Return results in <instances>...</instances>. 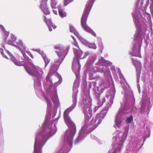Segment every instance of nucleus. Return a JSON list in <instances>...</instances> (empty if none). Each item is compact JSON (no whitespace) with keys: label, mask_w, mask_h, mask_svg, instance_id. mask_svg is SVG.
I'll use <instances>...</instances> for the list:
<instances>
[{"label":"nucleus","mask_w":153,"mask_h":153,"mask_svg":"<svg viewBox=\"0 0 153 153\" xmlns=\"http://www.w3.org/2000/svg\"><path fill=\"white\" fill-rule=\"evenodd\" d=\"M92 100L89 94H84L81 102V105L85 115L84 125L79 132L78 136L76 139L75 143L78 144L87 135L95 129L101 123L109 109L108 106L105 107L98 114L95 118L92 119L88 125V122L92 115L91 108Z\"/></svg>","instance_id":"f257e3e1"},{"label":"nucleus","mask_w":153,"mask_h":153,"mask_svg":"<svg viewBox=\"0 0 153 153\" xmlns=\"http://www.w3.org/2000/svg\"><path fill=\"white\" fill-rule=\"evenodd\" d=\"M123 88L124 91H122V93H125L124 97L122 102H121V106L116 115L115 121L116 126L119 128L126 117V114L136 110L134 105L135 99L133 91L131 90L128 89L126 86H123Z\"/></svg>","instance_id":"f03ea898"},{"label":"nucleus","mask_w":153,"mask_h":153,"mask_svg":"<svg viewBox=\"0 0 153 153\" xmlns=\"http://www.w3.org/2000/svg\"><path fill=\"white\" fill-rule=\"evenodd\" d=\"M138 11L135 9L132 13L134 22L137 30L134 37V44L132 50L129 53L132 56L139 57L140 56V49L145 32L146 30L147 25L144 24L141 26L139 21Z\"/></svg>","instance_id":"7ed1b4c3"},{"label":"nucleus","mask_w":153,"mask_h":153,"mask_svg":"<svg viewBox=\"0 0 153 153\" xmlns=\"http://www.w3.org/2000/svg\"><path fill=\"white\" fill-rule=\"evenodd\" d=\"M28 66H24L26 71L33 77L34 81V85L35 92L38 97L42 94L41 88V81L42 80L43 72L42 69L38 66L34 65L28 57H26Z\"/></svg>","instance_id":"20e7f679"},{"label":"nucleus","mask_w":153,"mask_h":153,"mask_svg":"<svg viewBox=\"0 0 153 153\" xmlns=\"http://www.w3.org/2000/svg\"><path fill=\"white\" fill-rule=\"evenodd\" d=\"M0 28L4 31L5 42H6L7 41V43L14 46L18 49L22 53L23 57L25 58L26 55L25 51L26 48L22 42L21 40H19L15 42V41L16 40V37L13 34L10 35L8 38L9 33L4 30V28L2 25H0Z\"/></svg>","instance_id":"39448f33"},{"label":"nucleus","mask_w":153,"mask_h":153,"mask_svg":"<svg viewBox=\"0 0 153 153\" xmlns=\"http://www.w3.org/2000/svg\"><path fill=\"white\" fill-rule=\"evenodd\" d=\"M129 126L125 128L123 134L120 133L118 137L117 136H113V140L114 141L112 144V149L108 153H120L123 146V143L127 136Z\"/></svg>","instance_id":"423d86ee"},{"label":"nucleus","mask_w":153,"mask_h":153,"mask_svg":"<svg viewBox=\"0 0 153 153\" xmlns=\"http://www.w3.org/2000/svg\"><path fill=\"white\" fill-rule=\"evenodd\" d=\"M95 0H89L87 2L81 19V25L83 29L95 37L96 36L95 33L87 25L86 22L88 15Z\"/></svg>","instance_id":"0eeeda50"},{"label":"nucleus","mask_w":153,"mask_h":153,"mask_svg":"<svg viewBox=\"0 0 153 153\" xmlns=\"http://www.w3.org/2000/svg\"><path fill=\"white\" fill-rule=\"evenodd\" d=\"M74 42V45L77 47L78 49L73 48L75 56L73 62L72 69L73 71H74L76 78H78L79 77V74L81 67L79 62V59H83L85 56L83 57L82 56L83 52L80 50L76 41Z\"/></svg>","instance_id":"6e6552de"},{"label":"nucleus","mask_w":153,"mask_h":153,"mask_svg":"<svg viewBox=\"0 0 153 153\" xmlns=\"http://www.w3.org/2000/svg\"><path fill=\"white\" fill-rule=\"evenodd\" d=\"M54 48L56 50V52L59 57V59L56 61L51 67L50 72L52 74L58 70L59 65L67 55V50L62 46L57 45L54 46ZM52 75V76L53 74Z\"/></svg>","instance_id":"1a4fd4ad"},{"label":"nucleus","mask_w":153,"mask_h":153,"mask_svg":"<svg viewBox=\"0 0 153 153\" xmlns=\"http://www.w3.org/2000/svg\"><path fill=\"white\" fill-rule=\"evenodd\" d=\"M56 78L59 79L57 82H54V87L51 91L49 93L50 97L54 105V108H57L60 107V104L57 95V91L56 87L59 85L62 81L61 76L57 72L56 73Z\"/></svg>","instance_id":"9d476101"},{"label":"nucleus","mask_w":153,"mask_h":153,"mask_svg":"<svg viewBox=\"0 0 153 153\" xmlns=\"http://www.w3.org/2000/svg\"><path fill=\"white\" fill-rule=\"evenodd\" d=\"M148 134L146 135V137L144 138L143 142L141 146H140V145L142 141L140 140L138 141H135L131 146L130 144H128L126 147V151L125 153H137V152L139 151L142 147L144 142L146 140V138H149L150 137V131L148 130Z\"/></svg>","instance_id":"9b49d317"},{"label":"nucleus","mask_w":153,"mask_h":153,"mask_svg":"<svg viewBox=\"0 0 153 153\" xmlns=\"http://www.w3.org/2000/svg\"><path fill=\"white\" fill-rule=\"evenodd\" d=\"M97 65L102 67L100 68L101 72L104 73V75L107 74L108 76L110 75V72L108 67L112 65V63L108 60H106L103 57L99 59Z\"/></svg>","instance_id":"f8f14e48"},{"label":"nucleus","mask_w":153,"mask_h":153,"mask_svg":"<svg viewBox=\"0 0 153 153\" xmlns=\"http://www.w3.org/2000/svg\"><path fill=\"white\" fill-rule=\"evenodd\" d=\"M109 85L101 84L99 87L97 88V91L99 93L95 92L94 93V97L97 100V104L100 107H101L105 101V97L102 99V101L100 99V93H102L109 86Z\"/></svg>","instance_id":"ddd939ff"},{"label":"nucleus","mask_w":153,"mask_h":153,"mask_svg":"<svg viewBox=\"0 0 153 153\" xmlns=\"http://www.w3.org/2000/svg\"><path fill=\"white\" fill-rule=\"evenodd\" d=\"M132 61L133 65L135 67L137 72V82L139 83V79L141 73V71L142 68V65L140 62L137 60L135 59L134 58H132Z\"/></svg>","instance_id":"4468645a"},{"label":"nucleus","mask_w":153,"mask_h":153,"mask_svg":"<svg viewBox=\"0 0 153 153\" xmlns=\"http://www.w3.org/2000/svg\"><path fill=\"white\" fill-rule=\"evenodd\" d=\"M115 93V90L114 88L108 91L106 93V97L109 101V104L110 106H111L113 103V100L114 98Z\"/></svg>","instance_id":"2eb2a0df"},{"label":"nucleus","mask_w":153,"mask_h":153,"mask_svg":"<svg viewBox=\"0 0 153 153\" xmlns=\"http://www.w3.org/2000/svg\"><path fill=\"white\" fill-rule=\"evenodd\" d=\"M5 43H1V46L2 47H3L4 49L6 50L7 53L10 56V58L12 62L14 64L18 66H24L25 65V62L23 61H21L19 62L16 59V58L13 56L10 53L9 51L5 49Z\"/></svg>","instance_id":"dca6fc26"},{"label":"nucleus","mask_w":153,"mask_h":153,"mask_svg":"<svg viewBox=\"0 0 153 153\" xmlns=\"http://www.w3.org/2000/svg\"><path fill=\"white\" fill-rule=\"evenodd\" d=\"M70 31L74 33L76 36L77 38L84 45H86L87 44V42L79 34V33L76 31L74 27L71 25H69Z\"/></svg>","instance_id":"f3484780"},{"label":"nucleus","mask_w":153,"mask_h":153,"mask_svg":"<svg viewBox=\"0 0 153 153\" xmlns=\"http://www.w3.org/2000/svg\"><path fill=\"white\" fill-rule=\"evenodd\" d=\"M139 16H140L142 18L144 19V20L145 19V17H146L148 19V21L149 22V28L150 30L151 31L152 34H153V31L152 28V24L151 19V15L150 14L146 12H145L143 13V15L142 14H140L139 13Z\"/></svg>","instance_id":"a211bd4d"},{"label":"nucleus","mask_w":153,"mask_h":153,"mask_svg":"<svg viewBox=\"0 0 153 153\" xmlns=\"http://www.w3.org/2000/svg\"><path fill=\"white\" fill-rule=\"evenodd\" d=\"M42 1L40 4V8L42 12L45 15H48L50 14V12L47 8V3L48 0H41Z\"/></svg>","instance_id":"6ab92c4d"},{"label":"nucleus","mask_w":153,"mask_h":153,"mask_svg":"<svg viewBox=\"0 0 153 153\" xmlns=\"http://www.w3.org/2000/svg\"><path fill=\"white\" fill-rule=\"evenodd\" d=\"M43 84L45 87L50 89L53 85V82L48 74L46 76V79L43 82Z\"/></svg>","instance_id":"aec40b11"},{"label":"nucleus","mask_w":153,"mask_h":153,"mask_svg":"<svg viewBox=\"0 0 153 153\" xmlns=\"http://www.w3.org/2000/svg\"><path fill=\"white\" fill-rule=\"evenodd\" d=\"M44 21L45 22L48 27L49 31H51L52 29L51 27L53 28L54 29L56 28V26L52 23L51 19L47 20V19L45 16H44Z\"/></svg>","instance_id":"412c9836"},{"label":"nucleus","mask_w":153,"mask_h":153,"mask_svg":"<svg viewBox=\"0 0 153 153\" xmlns=\"http://www.w3.org/2000/svg\"><path fill=\"white\" fill-rule=\"evenodd\" d=\"M147 101L146 100H142L140 108V113L142 114L144 113L146 111L145 107Z\"/></svg>","instance_id":"4be33fe9"},{"label":"nucleus","mask_w":153,"mask_h":153,"mask_svg":"<svg viewBox=\"0 0 153 153\" xmlns=\"http://www.w3.org/2000/svg\"><path fill=\"white\" fill-rule=\"evenodd\" d=\"M96 59V56L94 54H92L89 57L88 61L90 64H92L94 62Z\"/></svg>","instance_id":"5701e85b"},{"label":"nucleus","mask_w":153,"mask_h":153,"mask_svg":"<svg viewBox=\"0 0 153 153\" xmlns=\"http://www.w3.org/2000/svg\"><path fill=\"white\" fill-rule=\"evenodd\" d=\"M98 41V44L99 47V50L101 53H102L103 49V45L102 42L101 38L100 37L97 38Z\"/></svg>","instance_id":"b1692460"},{"label":"nucleus","mask_w":153,"mask_h":153,"mask_svg":"<svg viewBox=\"0 0 153 153\" xmlns=\"http://www.w3.org/2000/svg\"><path fill=\"white\" fill-rule=\"evenodd\" d=\"M42 54L43 55H42V57L45 62V68L50 62V59H48L47 58L45 54Z\"/></svg>","instance_id":"393cba45"},{"label":"nucleus","mask_w":153,"mask_h":153,"mask_svg":"<svg viewBox=\"0 0 153 153\" xmlns=\"http://www.w3.org/2000/svg\"><path fill=\"white\" fill-rule=\"evenodd\" d=\"M58 13L59 16L61 18H63L66 16V13L62 9H59Z\"/></svg>","instance_id":"a878e982"},{"label":"nucleus","mask_w":153,"mask_h":153,"mask_svg":"<svg viewBox=\"0 0 153 153\" xmlns=\"http://www.w3.org/2000/svg\"><path fill=\"white\" fill-rule=\"evenodd\" d=\"M57 1L56 0H51V4L52 9H56Z\"/></svg>","instance_id":"bb28decb"},{"label":"nucleus","mask_w":153,"mask_h":153,"mask_svg":"<svg viewBox=\"0 0 153 153\" xmlns=\"http://www.w3.org/2000/svg\"><path fill=\"white\" fill-rule=\"evenodd\" d=\"M87 42V41H86ZM87 44L86 45H86L87 44H88V47L89 48H92L94 49H95L97 48V47L96 45L94 43H89L88 44V42H87Z\"/></svg>","instance_id":"cd10ccee"},{"label":"nucleus","mask_w":153,"mask_h":153,"mask_svg":"<svg viewBox=\"0 0 153 153\" xmlns=\"http://www.w3.org/2000/svg\"><path fill=\"white\" fill-rule=\"evenodd\" d=\"M150 55H152L151 57L150 66L153 65V46L152 47V50L151 51Z\"/></svg>","instance_id":"c85d7f7f"},{"label":"nucleus","mask_w":153,"mask_h":153,"mask_svg":"<svg viewBox=\"0 0 153 153\" xmlns=\"http://www.w3.org/2000/svg\"><path fill=\"white\" fill-rule=\"evenodd\" d=\"M32 50L38 52L42 56L43 55L42 54H45L42 51H41V50L39 49H33Z\"/></svg>","instance_id":"c756f323"},{"label":"nucleus","mask_w":153,"mask_h":153,"mask_svg":"<svg viewBox=\"0 0 153 153\" xmlns=\"http://www.w3.org/2000/svg\"><path fill=\"white\" fill-rule=\"evenodd\" d=\"M133 117L132 115H131L129 117L127 118L126 120V122L127 123H130L133 120Z\"/></svg>","instance_id":"7c9ffc66"},{"label":"nucleus","mask_w":153,"mask_h":153,"mask_svg":"<svg viewBox=\"0 0 153 153\" xmlns=\"http://www.w3.org/2000/svg\"><path fill=\"white\" fill-rule=\"evenodd\" d=\"M74 0H64V6H67L68 4L70 3L71 2L73 1Z\"/></svg>","instance_id":"2f4dec72"},{"label":"nucleus","mask_w":153,"mask_h":153,"mask_svg":"<svg viewBox=\"0 0 153 153\" xmlns=\"http://www.w3.org/2000/svg\"><path fill=\"white\" fill-rule=\"evenodd\" d=\"M0 52L3 56L5 58H6L7 59H8L7 57L6 56L4 53H3V49L1 48H0Z\"/></svg>","instance_id":"473e14b6"},{"label":"nucleus","mask_w":153,"mask_h":153,"mask_svg":"<svg viewBox=\"0 0 153 153\" xmlns=\"http://www.w3.org/2000/svg\"><path fill=\"white\" fill-rule=\"evenodd\" d=\"M119 76L120 78L122 80H125V79L123 76V74L121 73L120 72V69H119Z\"/></svg>","instance_id":"72a5a7b5"},{"label":"nucleus","mask_w":153,"mask_h":153,"mask_svg":"<svg viewBox=\"0 0 153 153\" xmlns=\"http://www.w3.org/2000/svg\"><path fill=\"white\" fill-rule=\"evenodd\" d=\"M91 138L93 139H95L97 140L99 144H101V142L100 141V140L95 136L91 135Z\"/></svg>","instance_id":"f704fd0d"},{"label":"nucleus","mask_w":153,"mask_h":153,"mask_svg":"<svg viewBox=\"0 0 153 153\" xmlns=\"http://www.w3.org/2000/svg\"><path fill=\"white\" fill-rule=\"evenodd\" d=\"M4 145V141L3 138H0V147L3 148Z\"/></svg>","instance_id":"c9c22d12"},{"label":"nucleus","mask_w":153,"mask_h":153,"mask_svg":"<svg viewBox=\"0 0 153 153\" xmlns=\"http://www.w3.org/2000/svg\"><path fill=\"white\" fill-rule=\"evenodd\" d=\"M111 69L113 73H115V68L114 66H113L111 67Z\"/></svg>","instance_id":"e433bc0d"},{"label":"nucleus","mask_w":153,"mask_h":153,"mask_svg":"<svg viewBox=\"0 0 153 153\" xmlns=\"http://www.w3.org/2000/svg\"><path fill=\"white\" fill-rule=\"evenodd\" d=\"M26 53L30 56L32 58H33V56L30 52L29 51H26Z\"/></svg>","instance_id":"4c0bfd02"},{"label":"nucleus","mask_w":153,"mask_h":153,"mask_svg":"<svg viewBox=\"0 0 153 153\" xmlns=\"http://www.w3.org/2000/svg\"><path fill=\"white\" fill-rule=\"evenodd\" d=\"M100 107L98 105L97 106H95L94 108V112H96Z\"/></svg>","instance_id":"58836bf2"},{"label":"nucleus","mask_w":153,"mask_h":153,"mask_svg":"<svg viewBox=\"0 0 153 153\" xmlns=\"http://www.w3.org/2000/svg\"><path fill=\"white\" fill-rule=\"evenodd\" d=\"M3 128L1 126H0V135H1L2 134Z\"/></svg>","instance_id":"ea45409f"},{"label":"nucleus","mask_w":153,"mask_h":153,"mask_svg":"<svg viewBox=\"0 0 153 153\" xmlns=\"http://www.w3.org/2000/svg\"><path fill=\"white\" fill-rule=\"evenodd\" d=\"M85 55H84V56H83V57L85 56V57L83 58H85L86 56H88L89 55L90 53L89 52H86L85 53ZM82 56V57H83V56Z\"/></svg>","instance_id":"a19ab883"},{"label":"nucleus","mask_w":153,"mask_h":153,"mask_svg":"<svg viewBox=\"0 0 153 153\" xmlns=\"http://www.w3.org/2000/svg\"><path fill=\"white\" fill-rule=\"evenodd\" d=\"M149 0H147L146 2V5L145 6V7H146L149 4Z\"/></svg>","instance_id":"79ce46f5"},{"label":"nucleus","mask_w":153,"mask_h":153,"mask_svg":"<svg viewBox=\"0 0 153 153\" xmlns=\"http://www.w3.org/2000/svg\"><path fill=\"white\" fill-rule=\"evenodd\" d=\"M53 11L54 14H55L56 15H57V11L55 9H53Z\"/></svg>","instance_id":"37998d69"},{"label":"nucleus","mask_w":153,"mask_h":153,"mask_svg":"<svg viewBox=\"0 0 153 153\" xmlns=\"http://www.w3.org/2000/svg\"><path fill=\"white\" fill-rule=\"evenodd\" d=\"M56 113L55 112L54 113H53V115H52V118H53L56 116Z\"/></svg>","instance_id":"c03bdc74"},{"label":"nucleus","mask_w":153,"mask_h":153,"mask_svg":"<svg viewBox=\"0 0 153 153\" xmlns=\"http://www.w3.org/2000/svg\"><path fill=\"white\" fill-rule=\"evenodd\" d=\"M150 70L151 71H153V65L150 66Z\"/></svg>","instance_id":"a18cd8bd"},{"label":"nucleus","mask_w":153,"mask_h":153,"mask_svg":"<svg viewBox=\"0 0 153 153\" xmlns=\"http://www.w3.org/2000/svg\"><path fill=\"white\" fill-rule=\"evenodd\" d=\"M71 37L73 39L74 41H76V39L75 38V37L73 36H71Z\"/></svg>","instance_id":"49530a36"},{"label":"nucleus","mask_w":153,"mask_h":153,"mask_svg":"<svg viewBox=\"0 0 153 153\" xmlns=\"http://www.w3.org/2000/svg\"><path fill=\"white\" fill-rule=\"evenodd\" d=\"M137 87L138 88V89L140 90V86L139 84H138L137 85Z\"/></svg>","instance_id":"de8ad7c7"},{"label":"nucleus","mask_w":153,"mask_h":153,"mask_svg":"<svg viewBox=\"0 0 153 153\" xmlns=\"http://www.w3.org/2000/svg\"><path fill=\"white\" fill-rule=\"evenodd\" d=\"M91 84H89V87L90 88H91Z\"/></svg>","instance_id":"09e8293b"},{"label":"nucleus","mask_w":153,"mask_h":153,"mask_svg":"<svg viewBox=\"0 0 153 153\" xmlns=\"http://www.w3.org/2000/svg\"><path fill=\"white\" fill-rule=\"evenodd\" d=\"M138 91H139V93H140V90H139L138 89Z\"/></svg>","instance_id":"8fccbe9b"},{"label":"nucleus","mask_w":153,"mask_h":153,"mask_svg":"<svg viewBox=\"0 0 153 153\" xmlns=\"http://www.w3.org/2000/svg\"><path fill=\"white\" fill-rule=\"evenodd\" d=\"M143 2H142L140 4L141 5H143Z\"/></svg>","instance_id":"3c124183"},{"label":"nucleus","mask_w":153,"mask_h":153,"mask_svg":"<svg viewBox=\"0 0 153 153\" xmlns=\"http://www.w3.org/2000/svg\"><path fill=\"white\" fill-rule=\"evenodd\" d=\"M146 45H147V41H146Z\"/></svg>","instance_id":"603ef678"},{"label":"nucleus","mask_w":153,"mask_h":153,"mask_svg":"<svg viewBox=\"0 0 153 153\" xmlns=\"http://www.w3.org/2000/svg\"><path fill=\"white\" fill-rule=\"evenodd\" d=\"M152 3H153V0H152Z\"/></svg>","instance_id":"864d4df0"}]
</instances>
